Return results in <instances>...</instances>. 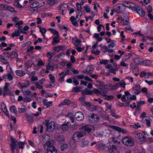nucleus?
Instances as JSON below:
<instances>
[{"instance_id": "aec40b11", "label": "nucleus", "mask_w": 153, "mask_h": 153, "mask_svg": "<svg viewBox=\"0 0 153 153\" xmlns=\"http://www.w3.org/2000/svg\"><path fill=\"white\" fill-rule=\"evenodd\" d=\"M97 146V149L101 150H104L107 148V147L105 144L102 143L98 144Z\"/></svg>"}, {"instance_id": "7c9ffc66", "label": "nucleus", "mask_w": 153, "mask_h": 153, "mask_svg": "<svg viewBox=\"0 0 153 153\" xmlns=\"http://www.w3.org/2000/svg\"><path fill=\"white\" fill-rule=\"evenodd\" d=\"M31 42L30 41H28L26 42L24 44L22 45L21 46V48L22 49H25L27 47L29 46Z\"/></svg>"}, {"instance_id": "69168bd1", "label": "nucleus", "mask_w": 153, "mask_h": 153, "mask_svg": "<svg viewBox=\"0 0 153 153\" xmlns=\"http://www.w3.org/2000/svg\"><path fill=\"white\" fill-rule=\"evenodd\" d=\"M34 83L35 84L36 87L37 88L39 89H42L43 88V86L42 85H39L38 83L37 82H34Z\"/></svg>"}, {"instance_id": "052dcab7", "label": "nucleus", "mask_w": 153, "mask_h": 153, "mask_svg": "<svg viewBox=\"0 0 153 153\" xmlns=\"http://www.w3.org/2000/svg\"><path fill=\"white\" fill-rule=\"evenodd\" d=\"M47 55L48 59L51 60V59L53 56V53L50 52H48Z\"/></svg>"}, {"instance_id": "338daca9", "label": "nucleus", "mask_w": 153, "mask_h": 153, "mask_svg": "<svg viewBox=\"0 0 153 153\" xmlns=\"http://www.w3.org/2000/svg\"><path fill=\"white\" fill-rule=\"evenodd\" d=\"M76 5L77 7V9L78 11H79L82 10V7L79 3H76Z\"/></svg>"}, {"instance_id": "39448f33", "label": "nucleus", "mask_w": 153, "mask_h": 153, "mask_svg": "<svg viewBox=\"0 0 153 153\" xmlns=\"http://www.w3.org/2000/svg\"><path fill=\"white\" fill-rule=\"evenodd\" d=\"M11 141L12 143L10 145V149L12 153H14V149L17 147L18 142L16 139L12 138H11Z\"/></svg>"}, {"instance_id": "c756f323", "label": "nucleus", "mask_w": 153, "mask_h": 153, "mask_svg": "<svg viewBox=\"0 0 153 153\" xmlns=\"http://www.w3.org/2000/svg\"><path fill=\"white\" fill-rule=\"evenodd\" d=\"M21 34L20 32L17 29H16L15 32L13 33L12 36L13 37H14L15 36H19Z\"/></svg>"}, {"instance_id": "393cba45", "label": "nucleus", "mask_w": 153, "mask_h": 153, "mask_svg": "<svg viewBox=\"0 0 153 153\" xmlns=\"http://www.w3.org/2000/svg\"><path fill=\"white\" fill-rule=\"evenodd\" d=\"M142 60L143 59L141 58L136 57L134 58L133 60L135 63L141 65L142 64Z\"/></svg>"}, {"instance_id": "b1692460", "label": "nucleus", "mask_w": 153, "mask_h": 153, "mask_svg": "<svg viewBox=\"0 0 153 153\" xmlns=\"http://www.w3.org/2000/svg\"><path fill=\"white\" fill-rule=\"evenodd\" d=\"M10 111L12 113L16 115L17 114V111L16 107L15 105H11L10 108Z\"/></svg>"}, {"instance_id": "72a5a7b5", "label": "nucleus", "mask_w": 153, "mask_h": 153, "mask_svg": "<svg viewBox=\"0 0 153 153\" xmlns=\"http://www.w3.org/2000/svg\"><path fill=\"white\" fill-rule=\"evenodd\" d=\"M82 94L84 95H91L92 93L91 92V90H87V89H85V90H83L82 91Z\"/></svg>"}, {"instance_id": "f8f14e48", "label": "nucleus", "mask_w": 153, "mask_h": 153, "mask_svg": "<svg viewBox=\"0 0 153 153\" xmlns=\"http://www.w3.org/2000/svg\"><path fill=\"white\" fill-rule=\"evenodd\" d=\"M53 143L54 141L53 140H46V142H45V143L44 144V148L46 150V149H48L50 147L54 146H53Z\"/></svg>"}, {"instance_id": "a211bd4d", "label": "nucleus", "mask_w": 153, "mask_h": 153, "mask_svg": "<svg viewBox=\"0 0 153 153\" xmlns=\"http://www.w3.org/2000/svg\"><path fill=\"white\" fill-rule=\"evenodd\" d=\"M47 153H57V149L54 146H51L48 149H46Z\"/></svg>"}, {"instance_id": "ddd939ff", "label": "nucleus", "mask_w": 153, "mask_h": 153, "mask_svg": "<svg viewBox=\"0 0 153 153\" xmlns=\"http://www.w3.org/2000/svg\"><path fill=\"white\" fill-rule=\"evenodd\" d=\"M104 91H102V92H101L99 90L97 89L94 88L93 89L92 91H91V92L92 93L91 95H93L94 94H96L97 95H101L102 96H104L105 93H103V92Z\"/></svg>"}, {"instance_id": "8fccbe9b", "label": "nucleus", "mask_w": 153, "mask_h": 153, "mask_svg": "<svg viewBox=\"0 0 153 153\" xmlns=\"http://www.w3.org/2000/svg\"><path fill=\"white\" fill-rule=\"evenodd\" d=\"M111 148H112V149L111 148L109 149H108V151L110 153H115L114 152V150H116V147L115 146H114L113 145L112 146V147Z\"/></svg>"}, {"instance_id": "9d476101", "label": "nucleus", "mask_w": 153, "mask_h": 153, "mask_svg": "<svg viewBox=\"0 0 153 153\" xmlns=\"http://www.w3.org/2000/svg\"><path fill=\"white\" fill-rule=\"evenodd\" d=\"M30 85V82L28 80L22 83L19 82L18 85L22 88V89H23L25 88H26L28 86Z\"/></svg>"}, {"instance_id": "f704fd0d", "label": "nucleus", "mask_w": 153, "mask_h": 153, "mask_svg": "<svg viewBox=\"0 0 153 153\" xmlns=\"http://www.w3.org/2000/svg\"><path fill=\"white\" fill-rule=\"evenodd\" d=\"M142 65L145 66H149L151 65V63L148 60H142Z\"/></svg>"}, {"instance_id": "7ed1b4c3", "label": "nucleus", "mask_w": 153, "mask_h": 153, "mask_svg": "<svg viewBox=\"0 0 153 153\" xmlns=\"http://www.w3.org/2000/svg\"><path fill=\"white\" fill-rule=\"evenodd\" d=\"M85 133L83 131H78L75 132L73 135V139L75 141H78L80 139L84 136Z\"/></svg>"}, {"instance_id": "a19ab883", "label": "nucleus", "mask_w": 153, "mask_h": 153, "mask_svg": "<svg viewBox=\"0 0 153 153\" xmlns=\"http://www.w3.org/2000/svg\"><path fill=\"white\" fill-rule=\"evenodd\" d=\"M131 95L130 94L127 96V98L128 100L126 101V103L125 105L126 106H129L130 101L131 100Z\"/></svg>"}, {"instance_id": "bb28decb", "label": "nucleus", "mask_w": 153, "mask_h": 153, "mask_svg": "<svg viewBox=\"0 0 153 153\" xmlns=\"http://www.w3.org/2000/svg\"><path fill=\"white\" fill-rule=\"evenodd\" d=\"M94 69L93 66L92 65H89L87 67L86 71L88 73L91 74V72L93 71Z\"/></svg>"}, {"instance_id": "2eb2a0df", "label": "nucleus", "mask_w": 153, "mask_h": 153, "mask_svg": "<svg viewBox=\"0 0 153 153\" xmlns=\"http://www.w3.org/2000/svg\"><path fill=\"white\" fill-rule=\"evenodd\" d=\"M71 126L70 123L69 122H65V123L62 125L61 126V128L63 131H67L69 129V126Z\"/></svg>"}, {"instance_id": "c9c22d12", "label": "nucleus", "mask_w": 153, "mask_h": 153, "mask_svg": "<svg viewBox=\"0 0 153 153\" xmlns=\"http://www.w3.org/2000/svg\"><path fill=\"white\" fill-rule=\"evenodd\" d=\"M67 117H68L70 119L72 123L74 122V118L73 115L71 113H68L66 115Z\"/></svg>"}, {"instance_id": "4d7b16f0", "label": "nucleus", "mask_w": 153, "mask_h": 153, "mask_svg": "<svg viewBox=\"0 0 153 153\" xmlns=\"http://www.w3.org/2000/svg\"><path fill=\"white\" fill-rule=\"evenodd\" d=\"M108 47L105 45H103L101 48V50L105 53H106L108 51Z\"/></svg>"}, {"instance_id": "473e14b6", "label": "nucleus", "mask_w": 153, "mask_h": 153, "mask_svg": "<svg viewBox=\"0 0 153 153\" xmlns=\"http://www.w3.org/2000/svg\"><path fill=\"white\" fill-rule=\"evenodd\" d=\"M17 56V53L12 52L10 53H8V55H7L6 57H16Z\"/></svg>"}, {"instance_id": "13d9d810", "label": "nucleus", "mask_w": 153, "mask_h": 153, "mask_svg": "<svg viewBox=\"0 0 153 153\" xmlns=\"http://www.w3.org/2000/svg\"><path fill=\"white\" fill-rule=\"evenodd\" d=\"M136 134L135 137L138 139V140L143 137V134L140 133H136Z\"/></svg>"}, {"instance_id": "9b49d317", "label": "nucleus", "mask_w": 153, "mask_h": 153, "mask_svg": "<svg viewBox=\"0 0 153 153\" xmlns=\"http://www.w3.org/2000/svg\"><path fill=\"white\" fill-rule=\"evenodd\" d=\"M93 129V126L90 125L85 126L82 127V130L87 133H90Z\"/></svg>"}, {"instance_id": "e2e57ef3", "label": "nucleus", "mask_w": 153, "mask_h": 153, "mask_svg": "<svg viewBox=\"0 0 153 153\" xmlns=\"http://www.w3.org/2000/svg\"><path fill=\"white\" fill-rule=\"evenodd\" d=\"M85 10L87 13H90L91 12L90 8L89 6H86L84 7Z\"/></svg>"}, {"instance_id": "4468645a", "label": "nucleus", "mask_w": 153, "mask_h": 153, "mask_svg": "<svg viewBox=\"0 0 153 153\" xmlns=\"http://www.w3.org/2000/svg\"><path fill=\"white\" fill-rule=\"evenodd\" d=\"M48 63L46 65V68L47 70L49 69H51L53 71L54 70V64L52 63H51V60L50 59H48Z\"/></svg>"}, {"instance_id": "3c124183", "label": "nucleus", "mask_w": 153, "mask_h": 153, "mask_svg": "<svg viewBox=\"0 0 153 153\" xmlns=\"http://www.w3.org/2000/svg\"><path fill=\"white\" fill-rule=\"evenodd\" d=\"M48 4L50 5H52L55 3L57 0H47Z\"/></svg>"}, {"instance_id": "2f4dec72", "label": "nucleus", "mask_w": 153, "mask_h": 153, "mask_svg": "<svg viewBox=\"0 0 153 153\" xmlns=\"http://www.w3.org/2000/svg\"><path fill=\"white\" fill-rule=\"evenodd\" d=\"M50 138V136L48 134H45L42 137V140L44 142H46V140H48Z\"/></svg>"}, {"instance_id": "c03bdc74", "label": "nucleus", "mask_w": 153, "mask_h": 153, "mask_svg": "<svg viewBox=\"0 0 153 153\" xmlns=\"http://www.w3.org/2000/svg\"><path fill=\"white\" fill-rule=\"evenodd\" d=\"M22 91L23 92L25 95H30L31 93V91L29 90L24 91L23 89H22Z\"/></svg>"}, {"instance_id": "0eeeda50", "label": "nucleus", "mask_w": 153, "mask_h": 153, "mask_svg": "<svg viewBox=\"0 0 153 153\" xmlns=\"http://www.w3.org/2000/svg\"><path fill=\"white\" fill-rule=\"evenodd\" d=\"M75 118L77 121H81L84 119V116L82 112H79L75 114Z\"/></svg>"}, {"instance_id": "58836bf2", "label": "nucleus", "mask_w": 153, "mask_h": 153, "mask_svg": "<svg viewBox=\"0 0 153 153\" xmlns=\"http://www.w3.org/2000/svg\"><path fill=\"white\" fill-rule=\"evenodd\" d=\"M22 108H19L18 111L20 113H22L25 112L27 109L25 105L22 106Z\"/></svg>"}, {"instance_id": "e433bc0d", "label": "nucleus", "mask_w": 153, "mask_h": 153, "mask_svg": "<svg viewBox=\"0 0 153 153\" xmlns=\"http://www.w3.org/2000/svg\"><path fill=\"white\" fill-rule=\"evenodd\" d=\"M118 68L115 67L114 68L113 67L112 68L110 69L108 71L111 73H113L114 74H116V71L118 70Z\"/></svg>"}, {"instance_id": "774afa93", "label": "nucleus", "mask_w": 153, "mask_h": 153, "mask_svg": "<svg viewBox=\"0 0 153 153\" xmlns=\"http://www.w3.org/2000/svg\"><path fill=\"white\" fill-rule=\"evenodd\" d=\"M117 131L119 132H121L125 134L126 133V131L124 129L121 128L120 127H118Z\"/></svg>"}, {"instance_id": "1a4fd4ad", "label": "nucleus", "mask_w": 153, "mask_h": 153, "mask_svg": "<svg viewBox=\"0 0 153 153\" xmlns=\"http://www.w3.org/2000/svg\"><path fill=\"white\" fill-rule=\"evenodd\" d=\"M122 6L123 7H126L128 8H133L135 7V4L131 2L126 1L123 2Z\"/></svg>"}, {"instance_id": "c85d7f7f", "label": "nucleus", "mask_w": 153, "mask_h": 153, "mask_svg": "<svg viewBox=\"0 0 153 153\" xmlns=\"http://www.w3.org/2000/svg\"><path fill=\"white\" fill-rule=\"evenodd\" d=\"M16 74L20 76H22L25 74L24 71L23 70H17L16 71Z\"/></svg>"}, {"instance_id": "49530a36", "label": "nucleus", "mask_w": 153, "mask_h": 153, "mask_svg": "<svg viewBox=\"0 0 153 153\" xmlns=\"http://www.w3.org/2000/svg\"><path fill=\"white\" fill-rule=\"evenodd\" d=\"M98 88L101 90V91L102 92V91L106 90L105 89V85H98Z\"/></svg>"}, {"instance_id": "f257e3e1", "label": "nucleus", "mask_w": 153, "mask_h": 153, "mask_svg": "<svg viewBox=\"0 0 153 153\" xmlns=\"http://www.w3.org/2000/svg\"><path fill=\"white\" fill-rule=\"evenodd\" d=\"M122 141L126 146L131 147L133 146L134 144V141L131 137L126 136L123 138Z\"/></svg>"}, {"instance_id": "f3484780", "label": "nucleus", "mask_w": 153, "mask_h": 153, "mask_svg": "<svg viewBox=\"0 0 153 153\" xmlns=\"http://www.w3.org/2000/svg\"><path fill=\"white\" fill-rule=\"evenodd\" d=\"M72 41L74 45L76 46H78L81 42L80 40L76 37L72 38Z\"/></svg>"}, {"instance_id": "bf43d9fd", "label": "nucleus", "mask_w": 153, "mask_h": 153, "mask_svg": "<svg viewBox=\"0 0 153 153\" xmlns=\"http://www.w3.org/2000/svg\"><path fill=\"white\" fill-rule=\"evenodd\" d=\"M50 30L53 33H54V34H56V36L57 37H59V32L58 31H57L55 30L52 28L50 29Z\"/></svg>"}, {"instance_id": "4be33fe9", "label": "nucleus", "mask_w": 153, "mask_h": 153, "mask_svg": "<svg viewBox=\"0 0 153 153\" xmlns=\"http://www.w3.org/2000/svg\"><path fill=\"white\" fill-rule=\"evenodd\" d=\"M57 140L60 144H63L64 143L65 141L64 137L62 136H58Z\"/></svg>"}, {"instance_id": "864d4df0", "label": "nucleus", "mask_w": 153, "mask_h": 153, "mask_svg": "<svg viewBox=\"0 0 153 153\" xmlns=\"http://www.w3.org/2000/svg\"><path fill=\"white\" fill-rule=\"evenodd\" d=\"M85 14V12L84 10H82L79 12L78 14L76 15V17H78L80 16L81 17L82 15H84Z\"/></svg>"}, {"instance_id": "ea45409f", "label": "nucleus", "mask_w": 153, "mask_h": 153, "mask_svg": "<svg viewBox=\"0 0 153 153\" xmlns=\"http://www.w3.org/2000/svg\"><path fill=\"white\" fill-rule=\"evenodd\" d=\"M14 5L19 8H24V6L21 5L18 1H14L13 3Z\"/></svg>"}, {"instance_id": "680f3d73", "label": "nucleus", "mask_w": 153, "mask_h": 153, "mask_svg": "<svg viewBox=\"0 0 153 153\" xmlns=\"http://www.w3.org/2000/svg\"><path fill=\"white\" fill-rule=\"evenodd\" d=\"M146 72L145 71H141L140 74V76L141 78H143V77H145L146 76Z\"/></svg>"}, {"instance_id": "dca6fc26", "label": "nucleus", "mask_w": 153, "mask_h": 153, "mask_svg": "<svg viewBox=\"0 0 153 153\" xmlns=\"http://www.w3.org/2000/svg\"><path fill=\"white\" fill-rule=\"evenodd\" d=\"M129 18L128 16H126L124 17V19L122 18L121 23L123 25H128L129 23Z\"/></svg>"}, {"instance_id": "09e8293b", "label": "nucleus", "mask_w": 153, "mask_h": 153, "mask_svg": "<svg viewBox=\"0 0 153 153\" xmlns=\"http://www.w3.org/2000/svg\"><path fill=\"white\" fill-rule=\"evenodd\" d=\"M40 32L41 33L42 35L43 36V35L45 34L46 32V30L45 28L43 27H39Z\"/></svg>"}, {"instance_id": "5701e85b", "label": "nucleus", "mask_w": 153, "mask_h": 153, "mask_svg": "<svg viewBox=\"0 0 153 153\" xmlns=\"http://www.w3.org/2000/svg\"><path fill=\"white\" fill-rule=\"evenodd\" d=\"M3 77L5 79H8L9 81L12 80L13 79V76L10 73H8L3 75Z\"/></svg>"}, {"instance_id": "412c9836", "label": "nucleus", "mask_w": 153, "mask_h": 153, "mask_svg": "<svg viewBox=\"0 0 153 153\" xmlns=\"http://www.w3.org/2000/svg\"><path fill=\"white\" fill-rule=\"evenodd\" d=\"M88 141L87 140L85 139H82L80 145V147L82 148L87 146L88 145Z\"/></svg>"}, {"instance_id": "a18cd8bd", "label": "nucleus", "mask_w": 153, "mask_h": 153, "mask_svg": "<svg viewBox=\"0 0 153 153\" xmlns=\"http://www.w3.org/2000/svg\"><path fill=\"white\" fill-rule=\"evenodd\" d=\"M81 104L82 105L85 106L90 107V104L89 102L85 101L82 102H81Z\"/></svg>"}, {"instance_id": "4c0bfd02", "label": "nucleus", "mask_w": 153, "mask_h": 153, "mask_svg": "<svg viewBox=\"0 0 153 153\" xmlns=\"http://www.w3.org/2000/svg\"><path fill=\"white\" fill-rule=\"evenodd\" d=\"M145 102L144 101H140V102H137V109L139 110V108L142 105H144L145 104Z\"/></svg>"}, {"instance_id": "de8ad7c7", "label": "nucleus", "mask_w": 153, "mask_h": 153, "mask_svg": "<svg viewBox=\"0 0 153 153\" xmlns=\"http://www.w3.org/2000/svg\"><path fill=\"white\" fill-rule=\"evenodd\" d=\"M59 37H57V36L55 37H54L53 39V40L52 41V43H53V45H54L55 43H58L59 42V40L58 39Z\"/></svg>"}, {"instance_id": "0e129e2a", "label": "nucleus", "mask_w": 153, "mask_h": 153, "mask_svg": "<svg viewBox=\"0 0 153 153\" xmlns=\"http://www.w3.org/2000/svg\"><path fill=\"white\" fill-rule=\"evenodd\" d=\"M132 71L134 74L135 75L137 76L139 74V73L137 71V68H133Z\"/></svg>"}, {"instance_id": "6e6d98bb", "label": "nucleus", "mask_w": 153, "mask_h": 153, "mask_svg": "<svg viewBox=\"0 0 153 153\" xmlns=\"http://www.w3.org/2000/svg\"><path fill=\"white\" fill-rule=\"evenodd\" d=\"M145 137H143L142 138H140L139 140H138V142L139 144H142L144 143L145 142Z\"/></svg>"}, {"instance_id": "20e7f679", "label": "nucleus", "mask_w": 153, "mask_h": 153, "mask_svg": "<svg viewBox=\"0 0 153 153\" xmlns=\"http://www.w3.org/2000/svg\"><path fill=\"white\" fill-rule=\"evenodd\" d=\"M9 85L10 84L9 83H5V85L4 86L2 90L4 97H5L7 95L11 94V92L8 88Z\"/></svg>"}, {"instance_id": "79ce46f5", "label": "nucleus", "mask_w": 153, "mask_h": 153, "mask_svg": "<svg viewBox=\"0 0 153 153\" xmlns=\"http://www.w3.org/2000/svg\"><path fill=\"white\" fill-rule=\"evenodd\" d=\"M81 88L78 87H76L75 88H73L72 89V91L75 92H79L81 91Z\"/></svg>"}, {"instance_id": "a878e982", "label": "nucleus", "mask_w": 153, "mask_h": 153, "mask_svg": "<svg viewBox=\"0 0 153 153\" xmlns=\"http://www.w3.org/2000/svg\"><path fill=\"white\" fill-rule=\"evenodd\" d=\"M48 76L51 81V82L53 84V86H54L56 85L54 76L51 74H49Z\"/></svg>"}, {"instance_id": "6e6552de", "label": "nucleus", "mask_w": 153, "mask_h": 153, "mask_svg": "<svg viewBox=\"0 0 153 153\" xmlns=\"http://www.w3.org/2000/svg\"><path fill=\"white\" fill-rule=\"evenodd\" d=\"M99 117L96 114H93L91 116L89 117V120L92 123L97 122L99 120Z\"/></svg>"}, {"instance_id": "37998d69", "label": "nucleus", "mask_w": 153, "mask_h": 153, "mask_svg": "<svg viewBox=\"0 0 153 153\" xmlns=\"http://www.w3.org/2000/svg\"><path fill=\"white\" fill-rule=\"evenodd\" d=\"M123 6L122 5L120 6H118L117 7L115 8V9L116 10V13H120L121 12V10L120 9L121 8H123Z\"/></svg>"}, {"instance_id": "f03ea898", "label": "nucleus", "mask_w": 153, "mask_h": 153, "mask_svg": "<svg viewBox=\"0 0 153 153\" xmlns=\"http://www.w3.org/2000/svg\"><path fill=\"white\" fill-rule=\"evenodd\" d=\"M46 127V131L48 132H53L55 128V123L53 121H51L49 123V121L46 120L44 123Z\"/></svg>"}, {"instance_id": "5fc2aeb1", "label": "nucleus", "mask_w": 153, "mask_h": 153, "mask_svg": "<svg viewBox=\"0 0 153 153\" xmlns=\"http://www.w3.org/2000/svg\"><path fill=\"white\" fill-rule=\"evenodd\" d=\"M121 87L123 88H125V85H126L125 82L123 80H121L120 83Z\"/></svg>"}, {"instance_id": "423d86ee", "label": "nucleus", "mask_w": 153, "mask_h": 153, "mask_svg": "<svg viewBox=\"0 0 153 153\" xmlns=\"http://www.w3.org/2000/svg\"><path fill=\"white\" fill-rule=\"evenodd\" d=\"M45 4V2L43 1L42 3L40 2L36 1L33 4H31L30 5V7L31 8H34L37 7H39L42 6H43Z\"/></svg>"}, {"instance_id": "603ef678", "label": "nucleus", "mask_w": 153, "mask_h": 153, "mask_svg": "<svg viewBox=\"0 0 153 153\" xmlns=\"http://www.w3.org/2000/svg\"><path fill=\"white\" fill-rule=\"evenodd\" d=\"M23 101L25 102H30L32 101V99L29 97H26L23 98Z\"/></svg>"}, {"instance_id": "6ab92c4d", "label": "nucleus", "mask_w": 153, "mask_h": 153, "mask_svg": "<svg viewBox=\"0 0 153 153\" xmlns=\"http://www.w3.org/2000/svg\"><path fill=\"white\" fill-rule=\"evenodd\" d=\"M107 91L106 90H104L103 92V93H105L104 96H102L104 97V99L107 100H110L114 98V96L112 95H106Z\"/></svg>"}, {"instance_id": "cd10ccee", "label": "nucleus", "mask_w": 153, "mask_h": 153, "mask_svg": "<svg viewBox=\"0 0 153 153\" xmlns=\"http://www.w3.org/2000/svg\"><path fill=\"white\" fill-rule=\"evenodd\" d=\"M71 103V100H65L60 104V105H70Z\"/></svg>"}]
</instances>
